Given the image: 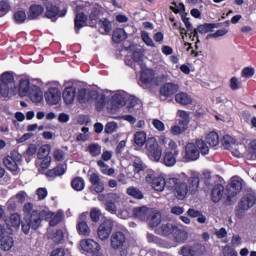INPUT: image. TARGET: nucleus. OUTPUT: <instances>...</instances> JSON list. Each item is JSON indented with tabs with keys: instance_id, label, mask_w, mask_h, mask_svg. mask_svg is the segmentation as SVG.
Returning a JSON list of instances; mask_svg holds the SVG:
<instances>
[{
	"instance_id": "obj_24",
	"label": "nucleus",
	"mask_w": 256,
	"mask_h": 256,
	"mask_svg": "<svg viewBox=\"0 0 256 256\" xmlns=\"http://www.w3.org/2000/svg\"><path fill=\"white\" fill-rule=\"evenodd\" d=\"M187 182H188L187 193H190L191 195H195V193L199 191V183H200L199 176L193 175L188 178Z\"/></svg>"
},
{
	"instance_id": "obj_51",
	"label": "nucleus",
	"mask_w": 256,
	"mask_h": 256,
	"mask_svg": "<svg viewBox=\"0 0 256 256\" xmlns=\"http://www.w3.org/2000/svg\"><path fill=\"white\" fill-rule=\"evenodd\" d=\"M51 147L49 145H42L37 153L38 159H46V157H51L49 156Z\"/></svg>"
},
{
	"instance_id": "obj_30",
	"label": "nucleus",
	"mask_w": 256,
	"mask_h": 256,
	"mask_svg": "<svg viewBox=\"0 0 256 256\" xmlns=\"http://www.w3.org/2000/svg\"><path fill=\"white\" fill-rule=\"evenodd\" d=\"M125 39H127V32L125 31V29H123V28H116L113 31L112 41H114V43L119 45V43H123V41H125Z\"/></svg>"
},
{
	"instance_id": "obj_60",
	"label": "nucleus",
	"mask_w": 256,
	"mask_h": 256,
	"mask_svg": "<svg viewBox=\"0 0 256 256\" xmlns=\"http://www.w3.org/2000/svg\"><path fill=\"white\" fill-rule=\"evenodd\" d=\"M107 104V98L105 95H102L99 99L96 100V109L97 111H103L105 105Z\"/></svg>"
},
{
	"instance_id": "obj_43",
	"label": "nucleus",
	"mask_w": 256,
	"mask_h": 256,
	"mask_svg": "<svg viewBox=\"0 0 256 256\" xmlns=\"http://www.w3.org/2000/svg\"><path fill=\"white\" fill-rule=\"evenodd\" d=\"M178 115L182 120H179V125H183L184 127H189V121H191V117L189 112L185 110H178Z\"/></svg>"
},
{
	"instance_id": "obj_39",
	"label": "nucleus",
	"mask_w": 256,
	"mask_h": 256,
	"mask_svg": "<svg viewBox=\"0 0 256 256\" xmlns=\"http://www.w3.org/2000/svg\"><path fill=\"white\" fill-rule=\"evenodd\" d=\"M177 226L167 223V224H162L160 227V235H163L164 237H169V235H173L175 233V229Z\"/></svg>"
},
{
	"instance_id": "obj_55",
	"label": "nucleus",
	"mask_w": 256,
	"mask_h": 256,
	"mask_svg": "<svg viewBox=\"0 0 256 256\" xmlns=\"http://www.w3.org/2000/svg\"><path fill=\"white\" fill-rule=\"evenodd\" d=\"M170 11H172L176 15L177 13H183V11H185V4L183 3L177 4V2L173 1L172 6H170Z\"/></svg>"
},
{
	"instance_id": "obj_59",
	"label": "nucleus",
	"mask_w": 256,
	"mask_h": 256,
	"mask_svg": "<svg viewBox=\"0 0 256 256\" xmlns=\"http://www.w3.org/2000/svg\"><path fill=\"white\" fill-rule=\"evenodd\" d=\"M185 131H187V127H185L184 125H175L171 127V133L172 135H181V133H185Z\"/></svg>"
},
{
	"instance_id": "obj_20",
	"label": "nucleus",
	"mask_w": 256,
	"mask_h": 256,
	"mask_svg": "<svg viewBox=\"0 0 256 256\" xmlns=\"http://www.w3.org/2000/svg\"><path fill=\"white\" fill-rule=\"evenodd\" d=\"M163 217L161 216L160 212L157 210L151 211L148 213V217L146 218V221L152 229L155 227H159L161 225Z\"/></svg>"
},
{
	"instance_id": "obj_54",
	"label": "nucleus",
	"mask_w": 256,
	"mask_h": 256,
	"mask_svg": "<svg viewBox=\"0 0 256 256\" xmlns=\"http://www.w3.org/2000/svg\"><path fill=\"white\" fill-rule=\"evenodd\" d=\"M222 145L225 149H231L235 145V139L229 135L223 136Z\"/></svg>"
},
{
	"instance_id": "obj_45",
	"label": "nucleus",
	"mask_w": 256,
	"mask_h": 256,
	"mask_svg": "<svg viewBox=\"0 0 256 256\" xmlns=\"http://www.w3.org/2000/svg\"><path fill=\"white\" fill-rule=\"evenodd\" d=\"M15 23L17 25H21L27 21V13H25V10H18L13 15Z\"/></svg>"
},
{
	"instance_id": "obj_7",
	"label": "nucleus",
	"mask_w": 256,
	"mask_h": 256,
	"mask_svg": "<svg viewBox=\"0 0 256 256\" xmlns=\"http://www.w3.org/2000/svg\"><path fill=\"white\" fill-rule=\"evenodd\" d=\"M44 7L46 9L44 17H46V19H51L53 22L57 21V17H65V15H67V7L59 10V6L51 1L46 0Z\"/></svg>"
},
{
	"instance_id": "obj_28",
	"label": "nucleus",
	"mask_w": 256,
	"mask_h": 256,
	"mask_svg": "<svg viewBox=\"0 0 256 256\" xmlns=\"http://www.w3.org/2000/svg\"><path fill=\"white\" fill-rule=\"evenodd\" d=\"M132 213L135 219L147 221V217L149 216V208L147 206L137 207L133 209Z\"/></svg>"
},
{
	"instance_id": "obj_41",
	"label": "nucleus",
	"mask_w": 256,
	"mask_h": 256,
	"mask_svg": "<svg viewBox=\"0 0 256 256\" xmlns=\"http://www.w3.org/2000/svg\"><path fill=\"white\" fill-rule=\"evenodd\" d=\"M126 193L130 197H133V199L141 200L144 197L143 192L135 186H131V187L127 188Z\"/></svg>"
},
{
	"instance_id": "obj_44",
	"label": "nucleus",
	"mask_w": 256,
	"mask_h": 256,
	"mask_svg": "<svg viewBox=\"0 0 256 256\" xmlns=\"http://www.w3.org/2000/svg\"><path fill=\"white\" fill-rule=\"evenodd\" d=\"M99 15H101V11L97 8H93L89 14L90 27H95L97 25V21H99Z\"/></svg>"
},
{
	"instance_id": "obj_16",
	"label": "nucleus",
	"mask_w": 256,
	"mask_h": 256,
	"mask_svg": "<svg viewBox=\"0 0 256 256\" xmlns=\"http://www.w3.org/2000/svg\"><path fill=\"white\" fill-rule=\"evenodd\" d=\"M13 230H10V232H7V234H4L0 238V249L2 251H11L13 249V246L15 245V240L13 239Z\"/></svg>"
},
{
	"instance_id": "obj_34",
	"label": "nucleus",
	"mask_w": 256,
	"mask_h": 256,
	"mask_svg": "<svg viewBox=\"0 0 256 256\" xmlns=\"http://www.w3.org/2000/svg\"><path fill=\"white\" fill-rule=\"evenodd\" d=\"M187 215L189 217H191L192 219L197 218V221L201 224L206 223L207 222V217H205V215H203V212L196 210L194 208H190L187 211Z\"/></svg>"
},
{
	"instance_id": "obj_47",
	"label": "nucleus",
	"mask_w": 256,
	"mask_h": 256,
	"mask_svg": "<svg viewBox=\"0 0 256 256\" xmlns=\"http://www.w3.org/2000/svg\"><path fill=\"white\" fill-rule=\"evenodd\" d=\"M112 105L114 107H124V105H127V101L121 94H115L112 96Z\"/></svg>"
},
{
	"instance_id": "obj_27",
	"label": "nucleus",
	"mask_w": 256,
	"mask_h": 256,
	"mask_svg": "<svg viewBox=\"0 0 256 256\" xmlns=\"http://www.w3.org/2000/svg\"><path fill=\"white\" fill-rule=\"evenodd\" d=\"M28 95L33 103H41L43 101V91L39 86H32Z\"/></svg>"
},
{
	"instance_id": "obj_4",
	"label": "nucleus",
	"mask_w": 256,
	"mask_h": 256,
	"mask_svg": "<svg viewBox=\"0 0 256 256\" xmlns=\"http://www.w3.org/2000/svg\"><path fill=\"white\" fill-rule=\"evenodd\" d=\"M243 190V180L239 177H232L231 182L226 187L227 198L226 205H233L235 203L233 198L237 197Z\"/></svg>"
},
{
	"instance_id": "obj_14",
	"label": "nucleus",
	"mask_w": 256,
	"mask_h": 256,
	"mask_svg": "<svg viewBox=\"0 0 256 256\" xmlns=\"http://www.w3.org/2000/svg\"><path fill=\"white\" fill-rule=\"evenodd\" d=\"M78 235H83L84 237H89L91 235V228L87 224V214H81L76 225Z\"/></svg>"
},
{
	"instance_id": "obj_31",
	"label": "nucleus",
	"mask_w": 256,
	"mask_h": 256,
	"mask_svg": "<svg viewBox=\"0 0 256 256\" xmlns=\"http://www.w3.org/2000/svg\"><path fill=\"white\" fill-rule=\"evenodd\" d=\"M61 175H65V166H63V164H59L46 172V177H50L52 179H55V177H61Z\"/></svg>"
},
{
	"instance_id": "obj_18",
	"label": "nucleus",
	"mask_w": 256,
	"mask_h": 256,
	"mask_svg": "<svg viewBox=\"0 0 256 256\" xmlns=\"http://www.w3.org/2000/svg\"><path fill=\"white\" fill-rule=\"evenodd\" d=\"M87 15H85V13L80 12L77 13L75 15L74 18V31L76 33V35H79V33H81V30L83 29V27L87 26Z\"/></svg>"
},
{
	"instance_id": "obj_11",
	"label": "nucleus",
	"mask_w": 256,
	"mask_h": 256,
	"mask_svg": "<svg viewBox=\"0 0 256 256\" xmlns=\"http://www.w3.org/2000/svg\"><path fill=\"white\" fill-rule=\"evenodd\" d=\"M47 105H59L61 102V90L57 87H50L44 93Z\"/></svg>"
},
{
	"instance_id": "obj_22",
	"label": "nucleus",
	"mask_w": 256,
	"mask_h": 256,
	"mask_svg": "<svg viewBox=\"0 0 256 256\" xmlns=\"http://www.w3.org/2000/svg\"><path fill=\"white\" fill-rule=\"evenodd\" d=\"M19 162V159L15 158L14 156H6L3 159V164L8 169V171H11V173H17L19 170V165L17 164Z\"/></svg>"
},
{
	"instance_id": "obj_49",
	"label": "nucleus",
	"mask_w": 256,
	"mask_h": 256,
	"mask_svg": "<svg viewBox=\"0 0 256 256\" xmlns=\"http://www.w3.org/2000/svg\"><path fill=\"white\" fill-rule=\"evenodd\" d=\"M87 151L91 157H99L101 155V146L97 143H92L88 146Z\"/></svg>"
},
{
	"instance_id": "obj_40",
	"label": "nucleus",
	"mask_w": 256,
	"mask_h": 256,
	"mask_svg": "<svg viewBox=\"0 0 256 256\" xmlns=\"http://www.w3.org/2000/svg\"><path fill=\"white\" fill-rule=\"evenodd\" d=\"M206 142L210 147H217V145H219V134L215 131L208 133L206 136Z\"/></svg>"
},
{
	"instance_id": "obj_2",
	"label": "nucleus",
	"mask_w": 256,
	"mask_h": 256,
	"mask_svg": "<svg viewBox=\"0 0 256 256\" xmlns=\"http://www.w3.org/2000/svg\"><path fill=\"white\" fill-rule=\"evenodd\" d=\"M201 155H209V146L203 139H198L193 142H189L185 146V161H197Z\"/></svg>"
},
{
	"instance_id": "obj_36",
	"label": "nucleus",
	"mask_w": 256,
	"mask_h": 256,
	"mask_svg": "<svg viewBox=\"0 0 256 256\" xmlns=\"http://www.w3.org/2000/svg\"><path fill=\"white\" fill-rule=\"evenodd\" d=\"M197 249H199V244L185 245L182 246L180 253L183 256H195L197 255Z\"/></svg>"
},
{
	"instance_id": "obj_58",
	"label": "nucleus",
	"mask_w": 256,
	"mask_h": 256,
	"mask_svg": "<svg viewBox=\"0 0 256 256\" xmlns=\"http://www.w3.org/2000/svg\"><path fill=\"white\" fill-rule=\"evenodd\" d=\"M90 218L94 223H99V220L101 219V210L97 208H93L90 211Z\"/></svg>"
},
{
	"instance_id": "obj_38",
	"label": "nucleus",
	"mask_w": 256,
	"mask_h": 256,
	"mask_svg": "<svg viewBox=\"0 0 256 256\" xmlns=\"http://www.w3.org/2000/svg\"><path fill=\"white\" fill-rule=\"evenodd\" d=\"M6 224L8 225V227L19 229V227H21V215H19V213L11 214Z\"/></svg>"
},
{
	"instance_id": "obj_5",
	"label": "nucleus",
	"mask_w": 256,
	"mask_h": 256,
	"mask_svg": "<svg viewBox=\"0 0 256 256\" xmlns=\"http://www.w3.org/2000/svg\"><path fill=\"white\" fill-rule=\"evenodd\" d=\"M146 150L148 153V157H150L152 161H155L156 163H159V161H161V157L163 155V148L159 146V142H157V139L155 137H150L147 139Z\"/></svg>"
},
{
	"instance_id": "obj_12",
	"label": "nucleus",
	"mask_w": 256,
	"mask_h": 256,
	"mask_svg": "<svg viewBox=\"0 0 256 256\" xmlns=\"http://www.w3.org/2000/svg\"><path fill=\"white\" fill-rule=\"evenodd\" d=\"M80 246L83 251L90 253L92 256H99V251H101V245L93 239L82 240Z\"/></svg>"
},
{
	"instance_id": "obj_26",
	"label": "nucleus",
	"mask_w": 256,
	"mask_h": 256,
	"mask_svg": "<svg viewBox=\"0 0 256 256\" xmlns=\"http://www.w3.org/2000/svg\"><path fill=\"white\" fill-rule=\"evenodd\" d=\"M223 193H225V187L222 184H216L211 192L213 203H219L223 199Z\"/></svg>"
},
{
	"instance_id": "obj_61",
	"label": "nucleus",
	"mask_w": 256,
	"mask_h": 256,
	"mask_svg": "<svg viewBox=\"0 0 256 256\" xmlns=\"http://www.w3.org/2000/svg\"><path fill=\"white\" fill-rule=\"evenodd\" d=\"M142 41L148 46V47H155V43L153 42V39H151V36H149L148 32H142L141 33Z\"/></svg>"
},
{
	"instance_id": "obj_32",
	"label": "nucleus",
	"mask_w": 256,
	"mask_h": 256,
	"mask_svg": "<svg viewBox=\"0 0 256 256\" xmlns=\"http://www.w3.org/2000/svg\"><path fill=\"white\" fill-rule=\"evenodd\" d=\"M174 241L176 243H185L187 239L189 238V235L185 230H181L179 227L176 226L173 233Z\"/></svg>"
},
{
	"instance_id": "obj_1",
	"label": "nucleus",
	"mask_w": 256,
	"mask_h": 256,
	"mask_svg": "<svg viewBox=\"0 0 256 256\" xmlns=\"http://www.w3.org/2000/svg\"><path fill=\"white\" fill-rule=\"evenodd\" d=\"M146 181L154 191H163L165 188L174 193L176 199L183 201L187 197V183L177 177L164 178L163 176L148 174Z\"/></svg>"
},
{
	"instance_id": "obj_52",
	"label": "nucleus",
	"mask_w": 256,
	"mask_h": 256,
	"mask_svg": "<svg viewBox=\"0 0 256 256\" xmlns=\"http://www.w3.org/2000/svg\"><path fill=\"white\" fill-rule=\"evenodd\" d=\"M11 11V4L7 0L0 1V17H5Z\"/></svg>"
},
{
	"instance_id": "obj_25",
	"label": "nucleus",
	"mask_w": 256,
	"mask_h": 256,
	"mask_svg": "<svg viewBox=\"0 0 256 256\" xmlns=\"http://www.w3.org/2000/svg\"><path fill=\"white\" fill-rule=\"evenodd\" d=\"M155 80V71L153 69L143 70L140 75V81L142 85H151Z\"/></svg>"
},
{
	"instance_id": "obj_8",
	"label": "nucleus",
	"mask_w": 256,
	"mask_h": 256,
	"mask_svg": "<svg viewBox=\"0 0 256 256\" xmlns=\"http://www.w3.org/2000/svg\"><path fill=\"white\" fill-rule=\"evenodd\" d=\"M221 23H203L199 24L192 32L193 39H196L197 43H200L199 34L207 35V33H213L215 29H219Z\"/></svg>"
},
{
	"instance_id": "obj_19",
	"label": "nucleus",
	"mask_w": 256,
	"mask_h": 256,
	"mask_svg": "<svg viewBox=\"0 0 256 256\" xmlns=\"http://www.w3.org/2000/svg\"><path fill=\"white\" fill-rule=\"evenodd\" d=\"M43 13H45V8L41 6V4H32L28 10V19L30 21H35L41 17Z\"/></svg>"
},
{
	"instance_id": "obj_57",
	"label": "nucleus",
	"mask_w": 256,
	"mask_h": 256,
	"mask_svg": "<svg viewBox=\"0 0 256 256\" xmlns=\"http://www.w3.org/2000/svg\"><path fill=\"white\" fill-rule=\"evenodd\" d=\"M117 131V122H108L105 125L104 133L107 135H112V133H115Z\"/></svg>"
},
{
	"instance_id": "obj_17",
	"label": "nucleus",
	"mask_w": 256,
	"mask_h": 256,
	"mask_svg": "<svg viewBox=\"0 0 256 256\" xmlns=\"http://www.w3.org/2000/svg\"><path fill=\"white\" fill-rule=\"evenodd\" d=\"M125 63L134 71H137V65H139L140 69H143V54H141V52L134 51L132 53V59H126Z\"/></svg>"
},
{
	"instance_id": "obj_42",
	"label": "nucleus",
	"mask_w": 256,
	"mask_h": 256,
	"mask_svg": "<svg viewBox=\"0 0 256 256\" xmlns=\"http://www.w3.org/2000/svg\"><path fill=\"white\" fill-rule=\"evenodd\" d=\"M74 191H83L85 189V180L82 177H75L71 182Z\"/></svg>"
},
{
	"instance_id": "obj_23",
	"label": "nucleus",
	"mask_w": 256,
	"mask_h": 256,
	"mask_svg": "<svg viewBox=\"0 0 256 256\" xmlns=\"http://www.w3.org/2000/svg\"><path fill=\"white\" fill-rule=\"evenodd\" d=\"M179 91V85L173 83H166L160 88V95L163 97H171Z\"/></svg>"
},
{
	"instance_id": "obj_63",
	"label": "nucleus",
	"mask_w": 256,
	"mask_h": 256,
	"mask_svg": "<svg viewBox=\"0 0 256 256\" xmlns=\"http://www.w3.org/2000/svg\"><path fill=\"white\" fill-rule=\"evenodd\" d=\"M152 125L154 129H156L157 131H160V132L165 131V124L159 119H154L152 121Z\"/></svg>"
},
{
	"instance_id": "obj_64",
	"label": "nucleus",
	"mask_w": 256,
	"mask_h": 256,
	"mask_svg": "<svg viewBox=\"0 0 256 256\" xmlns=\"http://www.w3.org/2000/svg\"><path fill=\"white\" fill-rule=\"evenodd\" d=\"M53 157L55 161H63L65 159V152L61 149H55Z\"/></svg>"
},
{
	"instance_id": "obj_9",
	"label": "nucleus",
	"mask_w": 256,
	"mask_h": 256,
	"mask_svg": "<svg viewBox=\"0 0 256 256\" xmlns=\"http://www.w3.org/2000/svg\"><path fill=\"white\" fill-rule=\"evenodd\" d=\"M113 227H115V222L111 219H105L97 229V235L100 241H107L113 233Z\"/></svg>"
},
{
	"instance_id": "obj_53",
	"label": "nucleus",
	"mask_w": 256,
	"mask_h": 256,
	"mask_svg": "<svg viewBox=\"0 0 256 256\" xmlns=\"http://www.w3.org/2000/svg\"><path fill=\"white\" fill-rule=\"evenodd\" d=\"M227 33H229L228 29H220L215 31L214 33L208 34L206 36V41H209V39H217L219 37H225V35H227Z\"/></svg>"
},
{
	"instance_id": "obj_21",
	"label": "nucleus",
	"mask_w": 256,
	"mask_h": 256,
	"mask_svg": "<svg viewBox=\"0 0 256 256\" xmlns=\"http://www.w3.org/2000/svg\"><path fill=\"white\" fill-rule=\"evenodd\" d=\"M77 95V91L75 87L68 86L64 89L62 93L63 101L66 105H73L75 102V96Z\"/></svg>"
},
{
	"instance_id": "obj_50",
	"label": "nucleus",
	"mask_w": 256,
	"mask_h": 256,
	"mask_svg": "<svg viewBox=\"0 0 256 256\" xmlns=\"http://www.w3.org/2000/svg\"><path fill=\"white\" fill-rule=\"evenodd\" d=\"M98 24L101 29H104L105 33H111L113 31V24L107 18L100 19Z\"/></svg>"
},
{
	"instance_id": "obj_56",
	"label": "nucleus",
	"mask_w": 256,
	"mask_h": 256,
	"mask_svg": "<svg viewBox=\"0 0 256 256\" xmlns=\"http://www.w3.org/2000/svg\"><path fill=\"white\" fill-rule=\"evenodd\" d=\"M65 239V234H63V230L58 229L56 233L53 235V241L55 245H61V242Z\"/></svg>"
},
{
	"instance_id": "obj_46",
	"label": "nucleus",
	"mask_w": 256,
	"mask_h": 256,
	"mask_svg": "<svg viewBox=\"0 0 256 256\" xmlns=\"http://www.w3.org/2000/svg\"><path fill=\"white\" fill-rule=\"evenodd\" d=\"M97 165L100 167V171L103 175H113V173H115V169L109 168V165L105 164L103 160H98Z\"/></svg>"
},
{
	"instance_id": "obj_10",
	"label": "nucleus",
	"mask_w": 256,
	"mask_h": 256,
	"mask_svg": "<svg viewBox=\"0 0 256 256\" xmlns=\"http://www.w3.org/2000/svg\"><path fill=\"white\" fill-rule=\"evenodd\" d=\"M110 244L115 251L123 249L127 245V235L121 231L114 232L111 236Z\"/></svg>"
},
{
	"instance_id": "obj_35",
	"label": "nucleus",
	"mask_w": 256,
	"mask_h": 256,
	"mask_svg": "<svg viewBox=\"0 0 256 256\" xmlns=\"http://www.w3.org/2000/svg\"><path fill=\"white\" fill-rule=\"evenodd\" d=\"M147 133L143 131H138L134 134V143L136 147H143L147 145Z\"/></svg>"
},
{
	"instance_id": "obj_37",
	"label": "nucleus",
	"mask_w": 256,
	"mask_h": 256,
	"mask_svg": "<svg viewBox=\"0 0 256 256\" xmlns=\"http://www.w3.org/2000/svg\"><path fill=\"white\" fill-rule=\"evenodd\" d=\"M11 83H15V75H13V72L6 71L0 75V85L9 87Z\"/></svg>"
},
{
	"instance_id": "obj_15",
	"label": "nucleus",
	"mask_w": 256,
	"mask_h": 256,
	"mask_svg": "<svg viewBox=\"0 0 256 256\" xmlns=\"http://www.w3.org/2000/svg\"><path fill=\"white\" fill-rule=\"evenodd\" d=\"M89 181L91 183L90 191H94V193H103L105 191V184L97 173H92Z\"/></svg>"
},
{
	"instance_id": "obj_48",
	"label": "nucleus",
	"mask_w": 256,
	"mask_h": 256,
	"mask_svg": "<svg viewBox=\"0 0 256 256\" xmlns=\"http://www.w3.org/2000/svg\"><path fill=\"white\" fill-rule=\"evenodd\" d=\"M19 90L24 95H29L31 92V82L27 79L20 80Z\"/></svg>"
},
{
	"instance_id": "obj_6",
	"label": "nucleus",
	"mask_w": 256,
	"mask_h": 256,
	"mask_svg": "<svg viewBox=\"0 0 256 256\" xmlns=\"http://www.w3.org/2000/svg\"><path fill=\"white\" fill-rule=\"evenodd\" d=\"M41 213L38 210L32 211V214L26 219V223L21 222L22 231L25 235H29V231L33 229L37 231L41 227Z\"/></svg>"
},
{
	"instance_id": "obj_3",
	"label": "nucleus",
	"mask_w": 256,
	"mask_h": 256,
	"mask_svg": "<svg viewBox=\"0 0 256 256\" xmlns=\"http://www.w3.org/2000/svg\"><path fill=\"white\" fill-rule=\"evenodd\" d=\"M255 205H256L255 194L253 193L244 194L235 209V216L238 219H243V217H245V212L249 211V209H253Z\"/></svg>"
},
{
	"instance_id": "obj_29",
	"label": "nucleus",
	"mask_w": 256,
	"mask_h": 256,
	"mask_svg": "<svg viewBox=\"0 0 256 256\" xmlns=\"http://www.w3.org/2000/svg\"><path fill=\"white\" fill-rule=\"evenodd\" d=\"M177 157H179V155H175V153L171 151H166L164 152L162 163H164L166 167H173L175 163H177Z\"/></svg>"
},
{
	"instance_id": "obj_33",
	"label": "nucleus",
	"mask_w": 256,
	"mask_h": 256,
	"mask_svg": "<svg viewBox=\"0 0 256 256\" xmlns=\"http://www.w3.org/2000/svg\"><path fill=\"white\" fill-rule=\"evenodd\" d=\"M175 101L180 105H191V103H193V98L185 92H179L175 95Z\"/></svg>"
},
{
	"instance_id": "obj_13",
	"label": "nucleus",
	"mask_w": 256,
	"mask_h": 256,
	"mask_svg": "<svg viewBox=\"0 0 256 256\" xmlns=\"http://www.w3.org/2000/svg\"><path fill=\"white\" fill-rule=\"evenodd\" d=\"M97 97H99V92L95 90H87V88H81L78 91L77 100L78 103L83 105L85 103L93 101L94 99H97Z\"/></svg>"
},
{
	"instance_id": "obj_62",
	"label": "nucleus",
	"mask_w": 256,
	"mask_h": 256,
	"mask_svg": "<svg viewBox=\"0 0 256 256\" xmlns=\"http://www.w3.org/2000/svg\"><path fill=\"white\" fill-rule=\"evenodd\" d=\"M63 221V216L59 213L54 214L51 220H49L50 227H56V225H59Z\"/></svg>"
}]
</instances>
